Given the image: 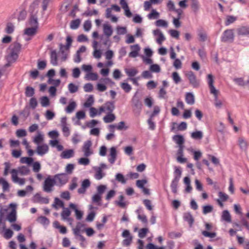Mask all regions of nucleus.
Segmentation results:
<instances>
[{
    "label": "nucleus",
    "instance_id": "obj_1",
    "mask_svg": "<svg viewBox=\"0 0 249 249\" xmlns=\"http://www.w3.org/2000/svg\"><path fill=\"white\" fill-rule=\"evenodd\" d=\"M21 48V45L18 42H15L11 44L9 47L10 53L6 56L7 61L15 62L18 57V53Z\"/></svg>",
    "mask_w": 249,
    "mask_h": 249
},
{
    "label": "nucleus",
    "instance_id": "obj_2",
    "mask_svg": "<svg viewBox=\"0 0 249 249\" xmlns=\"http://www.w3.org/2000/svg\"><path fill=\"white\" fill-rule=\"evenodd\" d=\"M39 4L38 0H35L30 6L31 12L30 16L29 19V24L32 27L38 28V22L37 18L38 10L36 9Z\"/></svg>",
    "mask_w": 249,
    "mask_h": 249
},
{
    "label": "nucleus",
    "instance_id": "obj_3",
    "mask_svg": "<svg viewBox=\"0 0 249 249\" xmlns=\"http://www.w3.org/2000/svg\"><path fill=\"white\" fill-rule=\"evenodd\" d=\"M132 107L134 114L138 116L141 113L142 107V103L139 97L135 93L132 99Z\"/></svg>",
    "mask_w": 249,
    "mask_h": 249
},
{
    "label": "nucleus",
    "instance_id": "obj_4",
    "mask_svg": "<svg viewBox=\"0 0 249 249\" xmlns=\"http://www.w3.org/2000/svg\"><path fill=\"white\" fill-rule=\"evenodd\" d=\"M234 34L232 29L225 30L221 37V40L223 42H232L234 40Z\"/></svg>",
    "mask_w": 249,
    "mask_h": 249
},
{
    "label": "nucleus",
    "instance_id": "obj_5",
    "mask_svg": "<svg viewBox=\"0 0 249 249\" xmlns=\"http://www.w3.org/2000/svg\"><path fill=\"white\" fill-rule=\"evenodd\" d=\"M55 180L50 177L47 178L44 181L43 185V191L47 193H50L53 191V187L55 184Z\"/></svg>",
    "mask_w": 249,
    "mask_h": 249
},
{
    "label": "nucleus",
    "instance_id": "obj_6",
    "mask_svg": "<svg viewBox=\"0 0 249 249\" xmlns=\"http://www.w3.org/2000/svg\"><path fill=\"white\" fill-rule=\"evenodd\" d=\"M189 80L190 84L195 88H197L199 86V82L197 80L196 75L192 71H189L186 74Z\"/></svg>",
    "mask_w": 249,
    "mask_h": 249
},
{
    "label": "nucleus",
    "instance_id": "obj_7",
    "mask_svg": "<svg viewBox=\"0 0 249 249\" xmlns=\"http://www.w3.org/2000/svg\"><path fill=\"white\" fill-rule=\"evenodd\" d=\"M91 145L92 142L90 140L84 142L82 147V151L85 157H89L92 154V151L90 149Z\"/></svg>",
    "mask_w": 249,
    "mask_h": 249
},
{
    "label": "nucleus",
    "instance_id": "obj_8",
    "mask_svg": "<svg viewBox=\"0 0 249 249\" xmlns=\"http://www.w3.org/2000/svg\"><path fill=\"white\" fill-rule=\"evenodd\" d=\"M11 173L12 174V180L14 182H18L20 185H22L25 183V179L24 178H20L18 177V170L13 169L11 171Z\"/></svg>",
    "mask_w": 249,
    "mask_h": 249
},
{
    "label": "nucleus",
    "instance_id": "obj_9",
    "mask_svg": "<svg viewBox=\"0 0 249 249\" xmlns=\"http://www.w3.org/2000/svg\"><path fill=\"white\" fill-rule=\"evenodd\" d=\"M237 34L240 36H249V26H243L238 28L236 30Z\"/></svg>",
    "mask_w": 249,
    "mask_h": 249
},
{
    "label": "nucleus",
    "instance_id": "obj_10",
    "mask_svg": "<svg viewBox=\"0 0 249 249\" xmlns=\"http://www.w3.org/2000/svg\"><path fill=\"white\" fill-rule=\"evenodd\" d=\"M49 151V146L47 144L38 145L36 147V152L40 156H43Z\"/></svg>",
    "mask_w": 249,
    "mask_h": 249
},
{
    "label": "nucleus",
    "instance_id": "obj_11",
    "mask_svg": "<svg viewBox=\"0 0 249 249\" xmlns=\"http://www.w3.org/2000/svg\"><path fill=\"white\" fill-rule=\"evenodd\" d=\"M35 202H39L44 204H48L49 202V199L47 197H42L40 194L37 193L34 196Z\"/></svg>",
    "mask_w": 249,
    "mask_h": 249
},
{
    "label": "nucleus",
    "instance_id": "obj_12",
    "mask_svg": "<svg viewBox=\"0 0 249 249\" xmlns=\"http://www.w3.org/2000/svg\"><path fill=\"white\" fill-rule=\"evenodd\" d=\"M154 36H158L159 37L157 39V42L159 44H161L162 42L165 40V38L162 33L159 30L156 29L153 31Z\"/></svg>",
    "mask_w": 249,
    "mask_h": 249
},
{
    "label": "nucleus",
    "instance_id": "obj_13",
    "mask_svg": "<svg viewBox=\"0 0 249 249\" xmlns=\"http://www.w3.org/2000/svg\"><path fill=\"white\" fill-rule=\"evenodd\" d=\"M54 177L61 185L65 184L68 181L67 176L65 173L56 175Z\"/></svg>",
    "mask_w": 249,
    "mask_h": 249
},
{
    "label": "nucleus",
    "instance_id": "obj_14",
    "mask_svg": "<svg viewBox=\"0 0 249 249\" xmlns=\"http://www.w3.org/2000/svg\"><path fill=\"white\" fill-rule=\"evenodd\" d=\"M103 32L105 35L109 38L112 34L113 30L111 25L104 24L103 25Z\"/></svg>",
    "mask_w": 249,
    "mask_h": 249
},
{
    "label": "nucleus",
    "instance_id": "obj_15",
    "mask_svg": "<svg viewBox=\"0 0 249 249\" xmlns=\"http://www.w3.org/2000/svg\"><path fill=\"white\" fill-rule=\"evenodd\" d=\"M110 156L111 158L108 159V161L110 163L113 164L116 159L117 151L115 147H112L110 149Z\"/></svg>",
    "mask_w": 249,
    "mask_h": 249
},
{
    "label": "nucleus",
    "instance_id": "obj_16",
    "mask_svg": "<svg viewBox=\"0 0 249 249\" xmlns=\"http://www.w3.org/2000/svg\"><path fill=\"white\" fill-rule=\"evenodd\" d=\"M7 219L10 223L14 222L17 220V211L14 209H12L11 212L7 215Z\"/></svg>",
    "mask_w": 249,
    "mask_h": 249
},
{
    "label": "nucleus",
    "instance_id": "obj_17",
    "mask_svg": "<svg viewBox=\"0 0 249 249\" xmlns=\"http://www.w3.org/2000/svg\"><path fill=\"white\" fill-rule=\"evenodd\" d=\"M69 206L71 209H73L74 210L75 212L76 219L78 220L81 219L83 215V212L82 211L78 210L76 208V205L72 203L70 204Z\"/></svg>",
    "mask_w": 249,
    "mask_h": 249
},
{
    "label": "nucleus",
    "instance_id": "obj_18",
    "mask_svg": "<svg viewBox=\"0 0 249 249\" xmlns=\"http://www.w3.org/2000/svg\"><path fill=\"white\" fill-rule=\"evenodd\" d=\"M38 28L32 26L27 28L24 30V34L28 36H34L36 34Z\"/></svg>",
    "mask_w": 249,
    "mask_h": 249
},
{
    "label": "nucleus",
    "instance_id": "obj_19",
    "mask_svg": "<svg viewBox=\"0 0 249 249\" xmlns=\"http://www.w3.org/2000/svg\"><path fill=\"white\" fill-rule=\"evenodd\" d=\"M173 139L178 145V146H183L185 141L183 136L176 135L173 136Z\"/></svg>",
    "mask_w": 249,
    "mask_h": 249
},
{
    "label": "nucleus",
    "instance_id": "obj_20",
    "mask_svg": "<svg viewBox=\"0 0 249 249\" xmlns=\"http://www.w3.org/2000/svg\"><path fill=\"white\" fill-rule=\"evenodd\" d=\"M73 155V150L72 149H69L63 151L61 154V157L63 159H69L72 157Z\"/></svg>",
    "mask_w": 249,
    "mask_h": 249
},
{
    "label": "nucleus",
    "instance_id": "obj_21",
    "mask_svg": "<svg viewBox=\"0 0 249 249\" xmlns=\"http://www.w3.org/2000/svg\"><path fill=\"white\" fill-rule=\"evenodd\" d=\"M184 220L188 222L190 227H191L194 222V218L190 213H185L183 214Z\"/></svg>",
    "mask_w": 249,
    "mask_h": 249
},
{
    "label": "nucleus",
    "instance_id": "obj_22",
    "mask_svg": "<svg viewBox=\"0 0 249 249\" xmlns=\"http://www.w3.org/2000/svg\"><path fill=\"white\" fill-rule=\"evenodd\" d=\"M51 63L53 66H56L57 62V55L55 50H53L51 53Z\"/></svg>",
    "mask_w": 249,
    "mask_h": 249
},
{
    "label": "nucleus",
    "instance_id": "obj_23",
    "mask_svg": "<svg viewBox=\"0 0 249 249\" xmlns=\"http://www.w3.org/2000/svg\"><path fill=\"white\" fill-rule=\"evenodd\" d=\"M131 48L132 49H134V50L131 51L129 53V56L131 57H136L138 55V53L140 50V48L138 44H135V45L131 46Z\"/></svg>",
    "mask_w": 249,
    "mask_h": 249
},
{
    "label": "nucleus",
    "instance_id": "obj_24",
    "mask_svg": "<svg viewBox=\"0 0 249 249\" xmlns=\"http://www.w3.org/2000/svg\"><path fill=\"white\" fill-rule=\"evenodd\" d=\"M179 181V179H178L177 178H174V179L172 180L171 183V188L172 191V192L174 194H177V188H178V182Z\"/></svg>",
    "mask_w": 249,
    "mask_h": 249
},
{
    "label": "nucleus",
    "instance_id": "obj_25",
    "mask_svg": "<svg viewBox=\"0 0 249 249\" xmlns=\"http://www.w3.org/2000/svg\"><path fill=\"white\" fill-rule=\"evenodd\" d=\"M115 118L116 117L114 114L109 113L103 118V120L106 123H109L114 121Z\"/></svg>",
    "mask_w": 249,
    "mask_h": 249
},
{
    "label": "nucleus",
    "instance_id": "obj_26",
    "mask_svg": "<svg viewBox=\"0 0 249 249\" xmlns=\"http://www.w3.org/2000/svg\"><path fill=\"white\" fill-rule=\"evenodd\" d=\"M221 218L223 220L229 223L231 222V215L228 210H224L223 211Z\"/></svg>",
    "mask_w": 249,
    "mask_h": 249
},
{
    "label": "nucleus",
    "instance_id": "obj_27",
    "mask_svg": "<svg viewBox=\"0 0 249 249\" xmlns=\"http://www.w3.org/2000/svg\"><path fill=\"white\" fill-rule=\"evenodd\" d=\"M125 72L129 77H132L138 73V71L135 68L125 69Z\"/></svg>",
    "mask_w": 249,
    "mask_h": 249
},
{
    "label": "nucleus",
    "instance_id": "obj_28",
    "mask_svg": "<svg viewBox=\"0 0 249 249\" xmlns=\"http://www.w3.org/2000/svg\"><path fill=\"white\" fill-rule=\"evenodd\" d=\"M185 101L186 103L190 105H193L195 103V98L192 93L188 92L186 94Z\"/></svg>",
    "mask_w": 249,
    "mask_h": 249
},
{
    "label": "nucleus",
    "instance_id": "obj_29",
    "mask_svg": "<svg viewBox=\"0 0 249 249\" xmlns=\"http://www.w3.org/2000/svg\"><path fill=\"white\" fill-rule=\"evenodd\" d=\"M57 206L63 208H64V202L60 200L58 197H55L54 198V203L52 204V207L57 210L58 209Z\"/></svg>",
    "mask_w": 249,
    "mask_h": 249
},
{
    "label": "nucleus",
    "instance_id": "obj_30",
    "mask_svg": "<svg viewBox=\"0 0 249 249\" xmlns=\"http://www.w3.org/2000/svg\"><path fill=\"white\" fill-rule=\"evenodd\" d=\"M25 94L26 97H32L35 94V89L33 87L30 86L26 87Z\"/></svg>",
    "mask_w": 249,
    "mask_h": 249
},
{
    "label": "nucleus",
    "instance_id": "obj_31",
    "mask_svg": "<svg viewBox=\"0 0 249 249\" xmlns=\"http://www.w3.org/2000/svg\"><path fill=\"white\" fill-rule=\"evenodd\" d=\"M160 16V14L155 9H152L150 13L147 15L149 19H157Z\"/></svg>",
    "mask_w": 249,
    "mask_h": 249
},
{
    "label": "nucleus",
    "instance_id": "obj_32",
    "mask_svg": "<svg viewBox=\"0 0 249 249\" xmlns=\"http://www.w3.org/2000/svg\"><path fill=\"white\" fill-rule=\"evenodd\" d=\"M40 100L42 107H46L50 105V100L47 96H42L40 98Z\"/></svg>",
    "mask_w": 249,
    "mask_h": 249
},
{
    "label": "nucleus",
    "instance_id": "obj_33",
    "mask_svg": "<svg viewBox=\"0 0 249 249\" xmlns=\"http://www.w3.org/2000/svg\"><path fill=\"white\" fill-rule=\"evenodd\" d=\"M191 137L195 140H201L203 137V133L200 131H196L191 133Z\"/></svg>",
    "mask_w": 249,
    "mask_h": 249
},
{
    "label": "nucleus",
    "instance_id": "obj_34",
    "mask_svg": "<svg viewBox=\"0 0 249 249\" xmlns=\"http://www.w3.org/2000/svg\"><path fill=\"white\" fill-rule=\"evenodd\" d=\"M237 20V18L233 16H227L226 17V19L225 24L226 26H228L230 24L233 23Z\"/></svg>",
    "mask_w": 249,
    "mask_h": 249
},
{
    "label": "nucleus",
    "instance_id": "obj_35",
    "mask_svg": "<svg viewBox=\"0 0 249 249\" xmlns=\"http://www.w3.org/2000/svg\"><path fill=\"white\" fill-rule=\"evenodd\" d=\"M18 172L21 175H26L29 174L30 170L28 167L25 166H22L18 168Z\"/></svg>",
    "mask_w": 249,
    "mask_h": 249
},
{
    "label": "nucleus",
    "instance_id": "obj_36",
    "mask_svg": "<svg viewBox=\"0 0 249 249\" xmlns=\"http://www.w3.org/2000/svg\"><path fill=\"white\" fill-rule=\"evenodd\" d=\"M71 212L67 208H64L61 215L62 219L65 220L71 215Z\"/></svg>",
    "mask_w": 249,
    "mask_h": 249
},
{
    "label": "nucleus",
    "instance_id": "obj_37",
    "mask_svg": "<svg viewBox=\"0 0 249 249\" xmlns=\"http://www.w3.org/2000/svg\"><path fill=\"white\" fill-rule=\"evenodd\" d=\"M76 106V104L75 102L72 101L70 103V104L66 108V111L69 113H71L75 109Z\"/></svg>",
    "mask_w": 249,
    "mask_h": 249
},
{
    "label": "nucleus",
    "instance_id": "obj_38",
    "mask_svg": "<svg viewBox=\"0 0 249 249\" xmlns=\"http://www.w3.org/2000/svg\"><path fill=\"white\" fill-rule=\"evenodd\" d=\"M105 108L107 110L109 111V113H112L115 108V106L113 102H108L105 104Z\"/></svg>",
    "mask_w": 249,
    "mask_h": 249
},
{
    "label": "nucleus",
    "instance_id": "obj_39",
    "mask_svg": "<svg viewBox=\"0 0 249 249\" xmlns=\"http://www.w3.org/2000/svg\"><path fill=\"white\" fill-rule=\"evenodd\" d=\"M80 24V20L79 19H76L73 20L71 22L70 27L72 29H77Z\"/></svg>",
    "mask_w": 249,
    "mask_h": 249
},
{
    "label": "nucleus",
    "instance_id": "obj_40",
    "mask_svg": "<svg viewBox=\"0 0 249 249\" xmlns=\"http://www.w3.org/2000/svg\"><path fill=\"white\" fill-rule=\"evenodd\" d=\"M239 145L240 146V148L242 150H246L248 147V144L246 141H245L242 138H239L238 140Z\"/></svg>",
    "mask_w": 249,
    "mask_h": 249
},
{
    "label": "nucleus",
    "instance_id": "obj_41",
    "mask_svg": "<svg viewBox=\"0 0 249 249\" xmlns=\"http://www.w3.org/2000/svg\"><path fill=\"white\" fill-rule=\"evenodd\" d=\"M84 224L81 222H78L75 229H73V232L75 235H79L80 231L83 227H84Z\"/></svg>",
    "mask_w": 249,
    "mask_h": 249
},
{
    "label": "nucleus",
    "instance_id": "obj_42",
    "mask_svg": "<svg viewBox=\"0 0 249 249\" xmlns=\"http://www.w3.org/2000/svg\"><path fill=\"white\" fill-rule=\"evenodd\" d=\"M105 175V174L103 173L101 168H98L95 174V178L97 180L102 179Z\"/></svg>",
    "mask_w": 249,
    "mask_h": 249
},
{
    "label": "nucleus",
    "instance_id": "obj_43",
    "mask_svg": "<svg viewBox=\"0 0 249 249\" xmlns=\"http://www.w3.org/2000/svg\"><path fill=\"white\" fill-rule=\"evenodd\" d=\"M20 114L22 115L25 118H27L30 114V108L28 106H26L23 110L20 112Z\"/></svg>",
    "mask_w": 249,
    "mask_h": 249
},
{
    "label": "nucleus",
    "instance_id": "obj_44",
    "mask_svg": "<svg viewBox=\"0 0 249 249\" xmlns=\"http://www.w3.org/2000/svg\"><path fill=\"white\" fill-rule=\"evenodd\" d=\"M14 31V26L11 22H8L5 28V32L9 34H11L13 33Z\"/></svg>",
    "mask_w": 249,
    "mask_h": 249
},
{
    "label": "nucleus",
    "instance_id": "obj_45",
    "mask_svg": "<svg viewBox=\"0 0 249 249\" xmlns=\"http://www.w3.org/2000/svg\"><path fill=\"white\" fill-rule=\"evenodd\" d=\"M121 87L122 89H123L124 91L126 93L129 92L132 89L131 86L127 83H122L121 84Z\"/></svg>",
    "mask_w": 249,
    "mask_h": 249
},
{
    "label": "nucleus",
    "instance_id": "obj_46",
    "mask_svg": "<svg viewBox=\"0 0 249 249\" xmlns=\"http://www.w3.org/2000/svg\"><path fill=\"white\" fill-rule=\"evenodd\" d=\"M37 101L36 98L32 97L30 99L29 101L30 108L31 107L32 109H34L37 107Z\"/></svg>",
    "mask_w": 249,
    "mask_h": 249
},
{
    "label": "nucleus",
    "instance_id": "obj_47",
    "mask_svg": "<svg viewBox=\"0 0 249 249\" xmlns=\"http://www.w3.org/2000/svg\"><path fill=\"white\" fill-rule=\"evenodd\" d=\"M148 232V229L147 228H142L139 230V237L141 238L145 237L147 233Z\"/></svg>",
    "mask_w": 249,
    "mask_h": 249
},
{
    "label": "nucleus",
    "instance_id": "obj_48",
    "mask_svg": "<svg viewBox=\"0 0 249 249\" xmlns=\"http://www.w3.org/2000/svg\"><path fill=\"white\" fill-rule=\"evenodd\" d=\"M116 31L118 35H123L126 33L127 30L126 27L117 26L116 28Z\"/></svg>",
    "mask_w": 249,
    "mask_h": 249
},
{
    "label": "nucleus",
    "instance_id": "obj_49",
    "mask_svg": "<svg viewBox=\"0 0 249 249\" xmlns=\"http://www.w3.org/2000/svg\"><path fill=\"white\" fill-rule=\"evenodd\" d=\"M94 102V99L92 95L89 96L87 101L84 103V106L86 107H90Z\"/></svg>",
    "mask_w": 249,
    "mask_h": 249
},
{
    "label": "nucleus",
    "instance_id": "obj_50",
    "mask_svg": "<svg viewBox=\"0 0 249 249\" xmlns=\"http://www.w3.org/2000/svg\"><path fill=\"white\" fill-rule=\"evenodd\" d=\"M20 161L22 163H27L31 164L33 162V159L32 158L22 157L20 159Z\"/></svg>",
    "mask_w": 249,
    "mask_h": 249
},
{
    "label": "nucleus",
    "instance_id": "obj_51",
    "mask_svg": "<svg viewBox=\"0 0 249 249\" xmlns=\"http://www.w3.org/2000/svg\"><path fill=\"white\" fill-rule=\"evenodd\" d=\"M119 201H115V203L121 208H124L125 206V203L123 202L124 197L123 195L119 196Z\"/></svg>",
    "mask_w": 249,
    "mask_h": 249
},
{
    "label": "nucleus",
    "instance_id": "obj_52",
    "mask_svg": "<svg viewBox=\"0 0 249 249\" xmlns=\"http://www.w3.org/2000/svg\"><path fill=\"white\" fill-rule=\"evenodd\" d=\"M61 81L60 79H53L52 78H49L48 80V83L49 84H53L54 87H58L60 84Z\"/></svg>",
    "mask_w": 249,
    "mask_h": 249
},
{
    "label": "nucleus",
    "instance_id": "obj_53",
    "mask_svg": "<svg viewBox=\"0 0 249 249\" xmlns=\"http://www.w3.org/2000/svg\"><path fill=\"white\" fill-rule=\"evenodd\" d=\"M68 89L71 93H73L76 92L78 90V88L74 84L70 83L68 85Z\"/></svg>",
    "mask_w": 249,
    "mask_h": 249
},
{
    "label": "nucleus",
    "instance_id": "obj_54",
    "mask_svg": "<svg viewBox=\"0 0 249 249\" xmlns=\"http://www.w3.org/2000/svg\"><path fill=\"white\" fill-rule=\"evenodd\" d=\"M155 25L158 27H166L168 25L167 22L163 19L157 20L155 22Z\"/></svg>",
    "mask_w": 249,
    "mask_h": 249
},
{
    "label": "nucleus",
    "instance_id": "obj_55",
    "mask_svg": "<svg viewBox=\"0 0 249 249\" xmlns=\"http://www.w3.org/2000/svg\"><path fill=\"white\" fill-rule=\"evenodd\" d=\"M233 80L240 86H244L246 84L243 78H234Z\"/></svg>",
    "mask_w": 249,
    "mask_h": 249
},
{
    "label": "nucleus",
    "instance_id": "obj_56",
    "mask_svg": "<svg viewBox=\"0 0 249 249\" xmlns=\"http://www.w3.org/2000/svg\"><path fill=\"white\" fill-rule=\"evenodd\" d=\"M38 221L43 225H48L49 223V219L45 216H41L38 217Z\"/></svg>",
    "mask_w": 249,
    "mask_h": 249
},
{
    "label": "nucleus",
    "instance_id": "obj_57",
    "mask_svg": "<svg viewBox=\"0 0 249 249\" xmlns=\"http://www.w3.org/2000/svg\"><path fill=\"white\" fill-rule=\"evenodd\" d=\"M175 170L174 171V178H177L178 179H180L181 176L182 171L179 167H175Z\"/></svg>",
    "mask_w": 249,
    "mask_h": 249
},
{
    "label": "nucleus",
    "instance_id": "obj_58",
    "mask_svg": "<svg viewBox=\"0 0 249 249\" xmlns=\"http://www.w3.org/2000/svg\"><path fill=\"white\" fill-rule=\"evenodd\" d=\"M191 8L194 12H197L199 8L198 2L197 0H192Z\"/></svg>",
    "mask_w": 249,
    "mask_h": 249
},
{
    "label": "nucleus",
    "instance_id": "obj_59",
    "mask_svg": "<svg viewBox=\"0 0 249 249\" xmlns=\"http://www.w3.org/2000/svg\"><path fill=\"white\" fill-rule=\"evenodd\" d=\"M43 141V136L39 133L37 136H36L33 142L36 143V144H39L40 142H41Z\"/></svg>",
    "mask_w": 249,
    "mask_h": 249
},
{
    "label": "nucleus",
    "instance_id": "obj_60",
    "mask_svg": "<svg viewBox=\"0 0 249 249\" xmlns=\"http://www.w3.org/2000/svg\"><path fill=\"white\" fill-rule=\"evenodd\" d=\"M116 179L119 181L121 182L122 183L124 184L126 182V180L124 179V176L120 173H118L116 175Z\"/></svg>",
    "mask_w": 249,
    "mask_h": 249
},
{
    "label": "nucleus",
    "instance_id": "obj_61",
    "mask_svg": "<svg viewBox=\"0 0 249 249\" xmlns=\"http://www.w3.org/2000/svg\"><path fill=\"white\" fill-rule=\"evenodd\" d=\"M54 116H55V114L53 112H52L49 110H47L46 111V113H45V117H46V118L48 120H52L53 118V117H54Z\"/></svg>",
    "mask_w": 249,
    "mask_h": 249
},
{
    "label": "nucleus",
    "instance_id": "obj_62",
    "mask_svg": "<svg viewBox=\"0 0 249 249\" xmlns=\"http://www.w3.org/2000/svg\"><path fill=\"white\" fill-rule=\"evenodd\" d=\"M213 210V207L211 205H206L203 207V213L204 214H207L211 213Z\"/></svg>",
    "mask_w": 249,
    "mask_h": 249
},
{
    "label": "nucleus",
    "instance_id": "obj_63",
    "mask_svg": "<svg viewBox=\"0 0 249 249\" xmlns=\"http://www.w3.org/2000/svg\"><path fill=\"white\" fill-rule=\"evenodd\" d=\"M172 77L176 84H178L181 81V78L177 72H174L172 73Z\"/></svg>",
    "mask_w": 249,
    "mask_h": 249
},
{
    "label": "nucleus",
    "instance_id": "obj_64",
    "mask_svg": "<svg viewBox=\"0 0 249 249\" xmlns=\"http://www.w3.org/2000/svg\"><path fill=\"white\" fill-rule=\"evenodd\" d=\"M87 76L89 80H91L92 81H95V80H97L98 77V74L97 73L91 72H89V73H88L87 75Z\"/></svg>",
    "mask_w": 249,
    "mask_h": 249
}]
</instances>
